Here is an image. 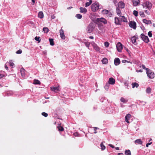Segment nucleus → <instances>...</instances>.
<instances>
[{
	"instance_id": "nucleus-1",
	"label": "nucleus",
	"mask_w": 155,
	"mask_h": 155,
	"mask_svg": "<svg viewBox=\"0 0 155 155\" xmlns=\"http://www.w3.org/2000/svg\"><path fill=\"white\" fill-rule=\"evenodd\" d=\"M99 4L98 2L94 3L91 6V10L93 12H96L99 9Z\"/></svg>"
},
{
	"instance_id": "nucleus-32",
	"label": "nucleus",
	"mask_w": 155,
	"mask_h": 155,
	"mask_svg": "<svg viewBox=\"0 0 155 155\" xmlns=\"http://www.w3.org/2000/svg\"><path fill=\"white\" fill-rule=\"evenodd\" d=\"M151 91V89L150 87H148L146 90V92L147 93L150 94Z\"/></svg>"
},
{
	"instance_id": "nucleus-29",
	"label": "nucleus",
	"mask_w": 155,
	"mask_h": 155,
	"mask_svg": "<svg viewBox=\"0 0 155 155\" xmlns=\"http://www.w3.org/2000/svg\"><path fill=\"white\" fill-rule=\"evenodd\" d=\"M84 43L86 47H87L88 49H90L89 48V46L90 44H91V43L87 41L84 42Z\"/></svg>"
},
{
	"instance_id": "nucleus-19",
	"label": "nucleus",
	"mask_w": 155,
	"mask_h": 155,
	"mask_svg": "<svg viewBox=\"0 0 155 155\" xmlns=\"http://www.w3.org/2000/svg\"><path fill=\"white\" fill-rule=\"evenodd\" d=\"M80 12L81 13H85L87 12V10L86 8H83V7H80Z\"/></svg>"
},
{
	"instance_id": "nucleus-62",
	"label": "nucleus",
	"mask_w": 155,
	"mask_h": 155,
	"mask_svg": "<svg viewBox=\"0 0 155 155\" xmlns=\"http://www.w3.org/2000/svg\"><path fill=\"white\" fill-rule=\"evenodd\" d=\"M116 150H119V148L118 147H116L115 148Z\"/></svg>"
},
{
	"instance_id": "nucleus-36",
	"label": "nucleus",
	"mask_w": 155,
	"mask_h": 155,
	"mask_svg": "<svg viewBox=\"0 0 155 155\" xmlns=\"http://www.w3.org/2000/svg\"><path fill=\"white\" fill-rule=\"evenodd\" d=\"M9 63L10 66L11 67H13L15 66V64L12 61V60H10L9 61Z\"/></svg>"
},
{
	"instance_id": "nucleus-52",
	"label": "nucleus",
	"mask_w": 155,
	"mask_h": 155,
	"mask_svg": "<svg viewBox=\"0 0 155 155\" xmlns=\"http://www.w3.org/2000/svg\"><path fill=\"white\" fill-rule=\"evenodd\" d=\"M152 143V142H151L150 143H147L146 144V147H148V146H149V145L151 144Z\"/></svg>"
},
{
	"instance_id": "nucleus-16",
	"label": "nucleus",
	"mask_w": 155,
	"mask_h": 155,
	"mask_svg": "<svg viewBox=\"0 0 155 155\" xmlns=\"http://www.w3.org/2000/svg\"><path fill=\"white\" fill-rule=\"evenodd\" d=\"M114 22L117 25H120V22L117 17H115L114 18Z\"/></svg>"
},
{
	"instance_id": "nucleus-47",
	"label": "nucleus",
	"mask_w": 155,
	"mask_h": 155,
	"mask_svg": "<svg viewBox=\"0 0 155 155\" xmlns=\"http://www.w3.org/2000/svg\"><path fill=\"white\" fill-rule=\"evenodd\" d=\"M148 35L149 37H151L152 36L151 31H149L148 33Z\"/></svg>"
},
{
	"instance_id": "nucleus-33",
	"label": "nucleus",
	"mask_w": 155,
	"mask_h": 155,
	"mask_svg": "<svg viewBox=\"0 0 155 155\" xmlns=\"http://www.w3.org/2000/svg\"><path fill=\"white\" fill-rule=\"evenodd\" d=\"M43 30L45 33H47L49 29L47 27H44L43 28Z\"/></svg>"
},
{
	"instance_id": "nucleus-8",
	"label": "nucleus",
	"mask_w": 155,
	"mask_h": 155,
	"mask_svg": "<svg viewBox=\"0 0 155 155\" xmlns=\"http://www.w3.org/2000/svg\"><path fill=\"white\" fill-rule=\"evenodd\" d=\"M141 37L143 40L146 43H148L149 40L148 37L147 36L143 34H142L141 35Z\"/></svg>"
},
{
	"instance_id": "nucleus-45",
	"label": "nucleus",
	"mask_w": 155,
	"mask_h": 155,
	"mask_svg": "<svg viewBox=\"0 0 155 155\" xmlns=\"http://www.w3.org/2000/svg\"><path fill=\"white\" fill-rule=\"evenodd\" d=\"M58 128L60 131H63L64 130L63 127L61 126L58 127Z\"/></svg>"
},
{
	"instance_id": "nucleus-39",
	"label": "nucleus",
	"mask_w": 155,
	"mask_h": 155,
	"mask_svg": "<svg viewBox=\"0 0 155 155\" xmlns=\"http://www.w3.org/2000/svg\"><path fill=\"white\" fill-rule=\"evenodd\" d=\"M35 40L38 41L39 43L41 41V39H40V37H38L36 36L35 37Z\"/></svg>"
},
{
	"instance_id": "nucleus-28",
	"label": "nucleus",
	"mask_w": 155,
	"mask_h": 155,
	"mask_svg": "<svg viewBox=\"0 0 155 155\" xmlns=\"http://www.w3.org/2000/svg\"><path fill=\"white\" fill-rule=\"evenodd\" d=\"M102 61L103 64H106L108 63V60L107 58H104L102 60Z\"/></svg>"
},
{
	"instance_id": "nucleus-50",
	"label": "nucleus",
	"mask_w": 155,
	"mask_h": 155,
	"mask_svg": "<svg viewBox=\"0 0 155 155\" xmlns=\"http://www.w3.org/2000/svg\"><path fill=\"white\" fill-rule=\"evenodd\" d=\"M145 13L147 14L148 15H150V12H149L147 10H145L144 11Z\"/></svg>"
},
{
	"instance_id": "nucleus-14",
	"label": "nucleus",
	"mask_w": 155,
	"mask_h": 155,
	"mask_svg": "<svg viewBox=\"0 0 155 155\" xmlns=\"http://www.w3.org/2000/svg\"><path fill=\"white\" fill-rule=\"evenodd\" d=\"M120 63L119 59L118 58H115L114 60V63L115 65H118Z\"/></svg>"
},
{
	"instance_id": "nucleus-59",
	"label": "nucleus",
	"mask_w": 155,
	"mask_h": 155,
	"mask_svg": "<svg viewBox=\"0 0 155 155\" xmlns=\"http://www.w3.org/2000/svg\"><path fill=\"white\" fill-rule=\"evenodd\" d=\"M89 38L91 39H93L94 38L93 36H90L89 37Z\"/></svg>"
},
{
	"instance_id": "nucleus-31",
	"label": "nucleus",
	"mask_w": 155,
	"mask_h": 155,
	"mask_svg": "<svg viewBox=\"0 0 155 155\" xmlns=\"http://www.w3.org/2000/svg\"><path fill=\"white\" fill-rule=\"evenodd\" d=\"M33 83L35 84H40V81L38 80H34Z\"/></svg>"
},
{
	"instance_id": "nucleus-6",
	"label": "nucleus",
	"mask_w": 155,
	"mask_h": 155,
	"mask_svg": "<svg viewBox=\"0 0 155 155\" xmlns=\"http://www.w3.org/2000/svg\"><path fill=\"white\" fill-rule=\"evenodd\" d=\"M91 44L93 48L96 51H99L100 50V48L94 42L92 41L91 42Z\"/></svg>"
},
{
	"instance_id": "nucleus-20",
	"label": "nucleus",
	"mask_w": 155,
	"mask_h": 155,
	"mask_svg": "<svg viewBox=\"0 0 155 155\" xmlns=\"http://www.w3.org/2000/svg\"><path fill=\"white\" fill-rule=\"evenodd\" d=\"M143 23L147 24V25H149L150 24H151L152 23L151 21L150 20H147L146 19H143Z\"/></svg>"
},
{
	"instance_id": "nucleus-43",
	"label": "nucleus",
	"mask_w": 155,
	"mask_h": 155,
	"mask_svg": "<svg viewBox=\"0 0 155 155\" xmlns=\"http://www.w3.org/2000/svg\"><path fill=\"white\" fill-rule=\"evenodd\" d=\"M138 12L137 11L134 10L133 12L134 15L136 16H137L138 15Z\"/></svg>"
},
{
	"instance_id": "nucleus-48",
	"label": "nucleus",
	"mask_w": 155,
	"mask_h": 155,
	"mask_svg": "<svg viewBox=\"0 0 155 155\" xmlns=\"http://www.w3.org/2000/svg\"><path fill=\"white\" fill-rule=\"evenodd\" d=\"M122 63H125L126 62H127V63H131V62H130V61H127L126 60H123L122 61Z\"/></svg>"
},
{
	"instance_id": "nucleus-13",
	"label": "nucleus",
	"mask_w": 155,
	"mask_h": 155,
	"mask_svg": "<svg viewBox=\"0 0 155 155\" xmlns=\"http://www.w3.org/2000/svg\"><path fill=\"white\" fill-rule=\"evenodd\" d=\"M131 115L129 114H127L125 117V121L127 123H129V120L130 118Z\"/></svg>"
},
{
	"instance_id": "nucleus-46",
	"label": "nucleus",
	"mask_w": 155,
	"mask_h": 155,
	"mask_svg": "<svg viewBox=\"0 0 155 155\" xmlns=\"http://www.w3.org/2000/svg\"><path fill=\"white\" fill-rule=\"evenodd\" d=\"M109 84H107L104 87V88L105 89L107 90L108 88V87L109 86Z\"/></svg>"
},
{
	"instance_id": "nucleus-24",
	"label": "nucleus",
	"mask_w": 155,
	"mask_h": 155,
	"mask_svg": "<svg viewBox=\"0 0 155 155\" xmlns=\"http://www.w3.org/2000/svg\"><path fill=\"white\" fill-rule=\"evenodd\" d=\"M38 17L40 18H43L44 15L42 12H40L38 13Z\"/></svg>"
},
{
	"instance_id": "nucleus-55",
	"label": "nucleus",
	"mask_w": 155,
	"mask_h": 155,
	"mask_svg": "<svg viewBox=\"0 0 155 155\" xmlns=\"http://www.w3.org/2000/svg\"><path fill=\"white\" fill-rule=\"evenodd\" d=\"M109 146L112 148H114V146L113 145L110 144H109Z\"/></svg>"
},
{
	"instance_id": "nucleus-60",
	"label": "nucleus",
	"mask_w": 155,
	"mask_h": 155,
	"mask_svg": "<svg viewBox=\"0 0 155 155\" xmlns=\"http://www.w3.org/2000/svg\"><path fill=\"white\" fill-rule=\"evenodd\" d=\"M72 8V7H69L68 8V9H69Z\"/></svg>"
},
{
	"instance_id": "nucleus-37",
	"label": "nucleus",
	"mask_w": 155,
	"mask_h": 155,
	"mask_svg": "<svg viewBox=\"0 0 155 155\" xmlns=\"http://www.w3.org/2000/svg\"><path fill=\"white\" fill-rule=\"evenodd\" d=\"M125 153L126 155H131L130 151L129 150H126L125 152Z\"/></svg>"
},
{
	"instance_id": "nucleus-53",
	"label": "nucleus",
	"mask_w": 155,
	"mask_h": 155,
	"mask_svg": "<svg viewBox=\"0 0 155 155\" xmlns=\"http://www.w3.org/2000/svg\"><path fill=\"white\" fill-rule=\"evenodd\" d=\"M140 68H141V67H142V68L143 69H145L146 70V69L147 68H146L145 66L143 65H142L141 66H140Z\"/></svg>"
},
{
	"instance_id": "nucleus-25",
	"label": "nucleus",
	"mask_w": 155,
	"mask_h": 155,
	"mask_svg": "<svg viewBox=\"0 0 155 155\" xmlns=\"http://www.w3.org/2000/svg\"><path fill=\"white\" fill-rule=\"evenodd\" d=\"M134 142L136 143L139 144H142V141L140 139L136 140Z\"/></svg>"
},
{
	"instance_id": "nucleus-49",
	"label": "nucleus",
	"mask_w": 155,
	"mask_h": 155,
	"mask_svg": "<svg viewBox=\"0 0 155 155\" xmlns=\"http://www.w3.org/2000/svg\"><path fill=\"white\" fill-rule=\"evenodd\" d=\"M22 51L21 50H19L17 51L16 53L18 54H20L22 53Z\"/></svg>"
},
{
	"instance_id": "nucleus-4",
	"label": "nucleus",
	"mask_w": 155,
	"mask_h": 155,
	"mask_svg": "<svg viewBox=\"0 0 155 155\" xmlns=\"http://www.w3.org/2000/svg\"><path fill=\"white\" fill-rule=\"evenodd\" d=\"M94 24L93 23H91L88 25L86 29V31L87 33H91L92 32L94 28Z\"/></svg>"
},
{
	"instance_id": "nucleus-17",
	"label": "nucleus",
	"mask_w": 155,
	"mask_h": 155,
	"mask_svg": "<svg viewBox=\"0 0 155 155\" xmlns=\"http://www.w3.org/2000/svg\"><path fill=\"white\" fill-rule=\"evenodd\" d=\"M20 72L22 78H24L25 75V70L23 68H21L20 69Z\"/></svg>"
},
{
	"instance_id": "nucleus-34",
	"label": "nucleus",
	"mask_w": 155,
	"mask_h": 155,
	"mask_svg": "<svg viewBox=\"0 0 155 155\" xmlns=\"http://www.w3.org/2000/svg\"><path fill=\"white\" fill-rule=\"evenodd\" d=\"M49 41L50 43V45L51 46H53L54 45L53 39L52 38L49 39Z\"/></svg>"
},
{
	"instance_id": "nucleus-35",
	"label": "nucleus",
	"mask_w": 155,
	"mask_h": 155,
	"mask_svg": "<svg viewBox=\"0 0 155 155\" xmlns=\"http://www.w3.org/2000/svg\"><path fill=\"white\" fill-rule=\"evenodd\" d=\"M109 12V11L108 10L106 9L103 10L102 12V13L104 15L107 14Z\"/></svg>"
},
{
	"instance_id": "nucleus-10",
	"label": "nucleus",
	"mask_w": 155,
	"mask_h": 155,
	"mask_svg": "<svg viewBox=\"0 0 155 155\" xmlns=\"http://www.w3.org/2000/svg\"><path fill=\"white\" fill-rule=\"evenodd\" d=\"M96 20L98 22H102L104 23V24H106L107 23V21L105 18H97Z\"/></svg>"
},
{
	"instance_id": "nucleus-30",
	"label": "nucleus",
	"mask_w": 155,
	"mask_h": 155,
	"mask_svg": "<svg viewBox=\"0 0 155 155\" xmlns=\"http://www.w3.org/2000/svg\"><path fill=\"white\" fill-rule=\"evenodd\" d=\"M132 85L133 88H134L135 87L137 88L139 86L138 84L136 82L133 83Z\"/></svg>"
},
{
	"instance_id": "nucleus-57",
	"label": "nucleus",
	"mask_w": 155,
	"mask_h": 155,
	"mask_svg": "<svg viewBox=\"0 0 155 155\" xmlns=\"http://www.w3.org/2000/svg\"><path fill=\"white\" fill-rule=\"evenodd\" d=\"M4 76L2 74H0V79L2 78Z\"/></svg>"
},
{
	"instance_id": "nucleus-44",
	"label": "nucleus",
	"mask_w": 155,
	"mask_h": 155,
	"mask_svg": "<svg viewBox=\"0 0 155 155\" xmlns=\"http://www.w3.org/2000/svg\"><path fill=\"white\" fill-rule=\"evenodd\" d=\"M41 114L44 116V117H46L48 116V114L45 112H42V113H41Z\"/></svg>"
},
{
	"instance_id": "nucleus-12",
	"label": "nucleus",
	"mask_w": 155,
	"mask_h": 155,
	"mask_svg": "<svg viewBox=\"0 0 155 155\" xmlns=\"http://www.w3.org/2000/svg\"><path fill=\"white\" fill-rule=\"evenodd\" d=\"M118 7L120 8H124L125 7V4L122 1L118 3Z\"/></svg>"
},
{
	"instance_id": "nucleus-61",
	"label": "nucleus",
	"mask_w": 155,
	"mask_h": 155,
	"mask_svg": "<svg viewBox=\"0 0 155 155\" xmlns=\"http://www.w3.org/2000/svg\"><path fill=\"white\" fill-rule=\"evenodd\" d=\"M117 155H124L123 153H119Z\"/></svg>"
},
{
	"instance_id": "nucleus-21",
	"label": "nucleus",
	"mask_w": 155,
	"mask_h": 155,
	"mask_svg": "<svg viewBox=\"0 0 155 155\" xmlns=\"http://www.w3.org/2000/svg\"><path fill=\"white\" fill-rule=\"evenodd\" d=\"M116 12L117 14L119 16H121L122 13L120 10L118 8H116Z\"/></svg>"
},
{
	"instance_id": "nucleus-38",
	"label": "nucleus",
	"mask_w": 155,
	"mask_h": 155,
	"mask_svg": "<svg viewBox=\"0 0 155 155\" xmlns=\"http://www.w3.org/2000/svg\"><path fill=\"white\" fill-rule=\"evenodd\" d=\"M100 145L101 150H103L105 149V147L103 145V143H101Z\"/></svg>"
},
{
	"instance_id": "nucleus-63",
	"label": "nucleus",
	"mask_w": 155,
	"mask_h": 155,
	"mask_svg": "<svg viewBox=\"0 0 155 155\" xmlns=\"http://www.w3.org/2000/svg\"><path fill=\"white\" fill-rule=\"evenodd\" d=\"M153 26L154 27H155V24L153 23Z\"/></svg>"
},
{
	"instance_id": "nucleus-2",
	"label": "nucleus",
	"mask_w": 155,
	"mask_h": 155,
	"mask_svg": "<svg viewBox=\"0 0 155 155\" xmlns=\"http://www.w3.org/2000/svg\"><path fill=\"white\" fill-rule=\"evenodd\" d=\"M142 5L143 8L147 9L150 10L152 6V5L151 2L147 1L142 3Z\"/></svg>"
},
{
	"instance_id": "nucleus-51",
	"label": "nucleus",
	"mask_w": 155,
	"mask_h": 155,
	"mask_svg": "<svg viewBox=\"0 0 155 155\" xmlns=\"http://www.w3.org/2000/svg\"><path fill=\"white\" fill-rule=\"evenodd\" d=\"M98 129V128L97 127H94V133L95 134H96L97 133V131H96V130Z\"/></svg>"
},
{
	"instance_id": "nucleus-5",
	"label": "nucleus",
	"mask_w": 155,
	"mask_h": 155,
	"mask_svg": "<svg viewBox=\"0 0 155 155\" xmlns=\"http://www.w3.org/2000/svg\"><path fill=\"white\" fill-rule=\"evenodd\" d=\"M50 90L52 91L55 92L56 93H58L60 91V87L59 86H58L57 87H50Z\"/></svg>"
},
{
	"instance_id": "nucleus-40",
	"label": "nucleus",
	"mask_w": 155,
	"mask_h": 155,
	"mask_svg": "<svg viewBox=\"0 0 155 155\" xmlns=\"http://www.w3.org/2000/svg\"><path fill=\"white\" fill-rule=\"evenodd\" d=\"M76 17L78 19H81L82 17V15L80 14H77Z\"/></svg>"
},
{
	"instance_id": "nucleus-3",
	"label": "nucleus",
	"mask_w": 155,
	"mask_h": 155,
	"mask_svg": "<svg viewBox=\"0 0 155 155\" xmlns=\"http://www.w3.org/2000/svg\"><path fill=\"white\" fill-rule=\"evenodd\" d=\"M146 73L147 74V76L151 79L153 78L154 77V73L148 68H146Z\"/></svg>"
},
{
	"instance_id": "nucleus-58",
	"label": "nucleus",
	"mask_w": 155,
	"mask_h": 155,
	"mask_svg": "<svg viewBox=\"0 0 155 155\" xmlns=\"http://www.w3.org/2000/svg\"><path fill=\"white\" fill-rule=\"evenodd\" d=\"M125 85L126 86H127V87H128V84L127 83H125Z\"/></svg>"
},
{
	"instance_id": "nucleus-23",
	"label": "nucleus",
	"mask_w": 155,
	"mask_h": 155,
	"mask_svg": "<svg viewBox=\"0 0 155 155\" xmlns=\"http://www.w3.org/2000/svg\"><path fill=\"white\" fill-rule=\"evenodd\" d=\"M120 17V19L122 21L125 22H127V19L125 18V17L124 16H121Z\"/></svg>"
},
{
	"instance_id": "nucleus-42",
	"label": "nucleus",
	"mask_w": 155,
	"mask_h": 155,
	"mask_svg": "<svg viewBox=\"0 0 155 155\" xmlns=\"http://www.w3.org/2000/svg\"><path fill=\"white\" fill-rule=\"evenodd\" d=\"M109 43L107 41L104 43V46L105 47L107 48L109 47Z\"/></svg>"
},
{
	"instance_id": "nucleus-11",
	"label": "nucleus",
	"mask_w": 155,
	"mask_h": 155,
	"mask_svg": "<svg viewBox=\"0 0 155 155\" xmlns=\"http://www.w3.org/2000/svg\"><path fill=\"white\" fill-rule=\"evenodd\" d=\"M59 32L61 38L62 39L64 40L65 38V37L64 34L63 30L62 29H61L60 30Z\"/></svg>"
},
{
	"instance_id": "nucleus-26",
	"label": "nucleus",
	"mask_w": 155,
	"mask_h": 155,
	"mask_svg": "<svg viewBox=\"0 0 155 155\" xmlns=\"http://www.w3.org/2000/svg\"><path fill=\"white\" fill-rule=\"evenodd\" d=\"M92 1L91 0H90L89 2H86L85 4V6L86 7H87L89 6L92 3Z\"/></svg>"
},
{
	"instance_id": "nucleus-27",
	"label": "nucleus",
	"mask_w": 155,
	"mask_h": 155,
	"mask_svg": "<svg viewBox=\"0 0 155 155\" xmlns=\"http://www.w3.org/2000/svg\"><path fill=\"white\" fill-rule=\"evenodd\" d=\"M131 40L133 44H134L136 41V37L135 36H133L131 38Z\"/></svg>"
},
{
	"instance_id": "nucleus-22",
	"label": "nucleus",
	"mask_w": 155,
	"mask_h": 155,
	"mask_svg": "<svg viewBox=\"0 0 155 155\" xmlns=\"http://www.w3.org/2000/svg\"><path fill=\"white\" fill-rule=\"evenodd\" d=\"M120 101L124 103H126L127 102L128 100L127 99H125L123 97H121L120 99Z\"/></svg>"
},
{
	"instance_id": "nucleus-54",
	"label": "nucleus",
	"mask_w": 155,
	"mask_h": 155,
	"mask_svg": "<svg viewBox=\"0 0 155 155\" xmlns=\"http://www.w3.org/2000/svg\"><path fill=\"white\" fill-rule=\"evenodd\" d=\"M136 71L137 72H143V71L141 70H137Z\"/></svg>"
},
{
	"instance_id": "nucleus-18",
	"label": "nucleus",
	"mask_w": 155,
	"mask_h": 155,
	"mask_svg": "<svg viewBox=\"0 0 155 155\" xmlns=\"http://www.w3.org/2000/svg\"><path fill=\"white\" fill-rule=\"evenodd\" d=\"M133 3L134 6H137L140 3V1L139 0H133Z\"/></svg>"
},
{
	"instance_id": "nucleus-41",
	"label": "nucleus",
	"mask_w": 155,
	"mask_h": 155,
	"mask_svg": "<svg viewBox=\"0 0 155 155\" xmlns=\"http://www.w3.org/2000/svg\"><path fill=\"white\" fill-rule=\"evenodd\" d=\"M139 14L141 17H144L145 16L144 12L142 11H141L139 12Z\"/></svg>"
},
{
	"instance_id": "nucleus-9",
	"label": "nucleus",
	"mask_w": 155,
	"mask_h": 155,
	"mask_svg": "<svg viewBox=\"0 0 155 155\" xmlns=\"http://www.w3.org/2000/svg\"><path fill=\"white\" fill-rule=\"evenodd\" d=\"M129 25L131 28L135 29L136 28V23L134 21H130L129 23Z\"/></svg>"
},
{
	"instance_id": "nucleus-56",
	"label": "nucleus",
	"mask_w": 155,
	"mask_h": 155,
	"mask_svg": "<svg viewBox=\"0 0 155 155\" xmlns=\"http://www.w3.org/2000/svg\"><path fill=\"white\" fill-rule=\"evenodd\" d=\"M5 68L6 70H8V68L7 67V65L6 64H5Z\"/></svg>"
},
{
	"instance_id": "nucleus-64",
	"label": "nucleus",
	"mask_w": 155,
	"mask_h": 155,
	"mask_svg": "<svg viewBox=\"0 0 155 155\" xmlns=\"http://www.w3.org/2000/svg\"><path fill=\"white\" fill-rule=\"evenodd\" d=\"M35 0H31L32 2L33 3H34L35 2Z\"/></svg>"
},
{
	"instance_id": "nucleus-7",
	"label": "nucleus",
	"mask_w": 155,
	"mask_h": 155,
	"mask_svg": "<svg viewBox=\"0 0 155 155\" xmlns=\"http://www.w3.org/2000/svg\"><path fill=\"white\" fill-rule=\"evenodd\" d=\"M116 47L118 51L120 52L123 49L122 45L120 42H118L116 45Z\"/></svg>"
},
{
	"instance_id": "nucleus-15",
	"label": "nucleus",
	"mask_w": 155,
	"mask_h": 155,
	"mask_svg": "<svg viewBox=\"0 0 155 155\" xmlns=\"http://www.w3.org/2000/svg\"><path fill=\"white\" fill-rule=\"evenodd\" d=\"M115 80L112 78H110L108 81V83L109 84H115Z\"/></svg>"
}]
</instances>
